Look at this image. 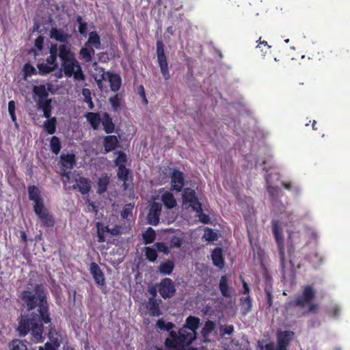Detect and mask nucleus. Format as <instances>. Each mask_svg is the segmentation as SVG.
Masks as SVG:
<instances>
[{
    "mask_svg": "<svg viewBox=\"0 0 350 350\" xmlns=\"http://www.w3.org/2000/svg\"><path fill=\"white\" fill-rule=\"evenodd\" d=\"M39 286L36 287L39 299V314L32 312L30 315L21 314L17 328L19 336L23 337L31 331L33 340L36 342L42 341L43 323L51 322L46 296L42 292H39Z\"/></svg>",
    "mask_w": 350,
    "mask_h": 350,
    "instance_id": "nucleus-1",
    "label": "nucleus"
},
{
    "mask_svg": "<svg viewBox=\"0 0 350 350\" xmlns=\"http://www.w3.org/2000/svg\"><path fill=\"white\" fill-rule=\"evenodd\" d=\"M58 57L61 60L62 68L66 77H71L77 81H84L85 76L82 68L75 57L74 52L72 51L68 44H59V53Z\"/></svg>",
    "mask_w": 350,
    "mask_h": 350,
    "instance_id": "nucleus-2",
    "label": "nucleus"
},
{
    "mask_svg": "<svg viewBox=\"0 0 350 350\" xmlns=\"http://www.w3.org/2000/svg\"><path fill=\"white\" fill-rule=\"evenodd\" d=\"M317 294L316 289L312 284L304 286L301 295L286 304V308H298L304 309L307 308L303 314H316L319 310V305L314 302Z\"/></svg>",
    "mask_w": 350,
    "mask_h": 350,
    "instance_id": "nucleus-3",
    "label": "nucleus"
},
{
    "mask_svg": "<svg viewBox=\"0 0 350 350\" xmlns=\"http://www.w3.org/2000/svg\"><path fill=\"white\" fill-rule=\"evenodd\" d=\"M272 227H273V234L277 243L279 256H280V269L281 272L283 275L286 273V250L288 254V257L289 258V262L293 266L291 260V256L294 254L295 247L293 244L292 241L288 240L286 243V247L283 243V235H282V229L280 227L279 221L273 220L272 221Z\"/></svg>",
    "mask_w": 350,
    "mask_h": 350,
    "instance_id": "nucleus-4",
    "label": "nucleus"
},
{
    "mask_svg": "<svg viewBox=\"0 0 350 350\" xmlns=\"http://www.w3.org/2000/svg\"><path fill=\"white\" fill-rule=\"evenodd\" d=\"M200 325V319L194 316H189L186 319L185 324L180 328L178 332L171 331L170 336L172 333L174 334L176 339L181 341L186 345H191L196 338V330Z\"/></svg>",
    "mask_w": 350,
    "mask_h": 350,
    "instance_id": "nucleus-5",
    "label": "nucleus"
},
{
    "mask_svg": "<svg viewBox=\"0 0 350 350\" xmlns=\"http://www.w3.org/2000/svg\"><path fill=\"white\" fill-rule=\"evenodd\" d=\"M94 49H100L101 42L100 36L93 31L90 32L88 40L79 50V55L85 62L90 63L92 61L95 54Z\"/></svg>",
    "mask_w": 350,
    "mask_h": 350,
    "instance_id": "nucleus-6",
    "label": "nucleus"
},
{
    "mask_svg": "<svg viewBox=\"0 0 350 350\" xmlns=\"http://www.w3.org/2000/svg\"><path fill=\"white\" fill-rule=\"evenodd\" d=\"M33 93L38 97L36 103L38 108L43 111V116L46 118H51L52 100L51 98H47L49 93L45 85H39L33 86Z\"/></svg>",
    "mask_w": 350,
    "mask_h": 350,
    "instance_id": "nucleus-7",
    "label": "nucleus"
},
{
    "mask_svg": "<svg viewBox=\"0 0 350 350\" xmlns=\"http://www.w3.org/2000/svg\"><path fill=\"white\" fill-rule=\"evenodd\" d=\"M156 53L157 57V62L161 70V72L165 80H168L170 78L169 71L168 63L167 57L165 53V46L162 40H159L156 43Z\"/></svg>",
    "mask_w": 350,
    "mask_h": 350,
    "instance_id": "nucleus-8",
    "label": "nucleus"
},
{
    "mask_svg": "<svg viewBox=\"0 0 350 350\" xmlns=\"http://www.w3.org/2000/svg\"><path fill=\"white\" fill-rule=\"evenodd\" d=\"M295 336V332L291 330L278 329L276 332V350H288Z\"/></svg>",
    "mask_w": 350,
    "mask_h": 350,
    "instance_id": "nucleus-9",
    "label": "nucleus"
},
{
    "mask_svg": "<svg viewBox=\"0 0 350 350\" xmlns=\"http://www.w3.org/2000/svg\"><path fill=\"white\" fill-rule=\"evenodd\" d=\"M158 292L164 299L172 297L176 293L174 282L169 278H165L157 284Z\"/></svg>",
    "mask_w": 350,
    "mask_h": 350,
    "instance_id": "nucleus-10",
    "label": "nucleus"
},
{
    "mask_svg": "<svg viewBox=\"0 0 350 350\" xmlns=\"http://www.w3.org/2000/svg\"><path fill=\"white\" fill-rule=\"evenodd\" d=\"M183 202L189 203V206L196 213H200L202 212V204L200 202L195 190L191 188H185L183 194Z\"/></svg>",
    "mask_w": 350,
    "mask_h": 350,
    "instance_id": "nucleus-11",
    "label": "nucleus"
},
{
    "mask_svg": "<svg viewBox=\"0 0 350 350\" xmlns=\"http://www.w3.org/2000/svg\"><path fill=\"white\" fill-rule=\"evenodd\" d=\"M37 286H38V284L35 286V291L37 296L29 291H23L21 293V299L27 304L29 310H33L36 306L39 307L38 294L36 291ZM39 292H42L45 295L42 287L40 285H39Z\"/></svg>",
    "mask_w": 350,
    "mask_h": 350,
    "instance_id": "nucleus-12",
    "label": "nucleus"
},
{
    "mask_svg": "<svg viewBox=\"0 0 350 350\" xmlns=\"http://www.w3.org/2000/svg\"><path fill=\"white\" fill-rule=\"evenodd\" d=\"M162 205L159 202H154L150 205L147 215L148 223L152 226H157L159 222Z\"/></svg>",
    "mask_w": 350,
    "mask_h": 350,
    "instance_id": "nucleus-13",
    "label": "nucleus"
},
{
    "mask_svg": "<svg viewBox=\"0 0 350 350\" xmlns=\"http://www.w3.org/2000/svg\"><path fill=\"white\" fill-rule=\"evenodd\" d=\"M31 52L33 53L38 75L45 76L55 70L52 66L46 63L42 58L38 57L39 53L36 50L31 49L30 51V53Z\"/></svg>",
    "mask_w": 350,
    "mask_h": 350,
    "instance_id": "nucleus-14",
    "label": "nucleus"
},
{
    "mask_svg": "<svg viewBox=\"0 0 350 350\" xmlns=\"http://www.w3.org/2000/svg\"><path fill=\"white\" fill-rule=\"evenodd\" d=\"M161 303V299L150 297L145 306L148 312L144 314H149L150 317H159L162 314V311L160 308Z\"/></svg>",
    "mask_w": 350,
    "mask_h": 350,
    "instance_id": "nucleus-15",
    "label": "nucleus"
},
{
    "mask_svg": "<svg viewBox=\"0 0 350 350\" xmlns=\"http://www.w3.org/2000/svg\"><path fill=\"white\" fill-rule=\"evenodd\" d=\"M172 189L177 192L182 191L185 186L184 174L178 170H174L171 176Z\"/></svg>",
    "mask_w": 350,
    "mask_h": 350,
    "instance_id": "nucleus-16",
    "label": "nucleus"
},
{
    "mask_svg": "<svg viewBox=\"0 0 350 350\" xmlns=\"http://www.w3.org/2000/svg\"><path fill=\"white\" fill-rule=\"evenodd\" d=\"M50 38L62 44H68L71 36L65 32L64 29L57 27H52L49 33Z\"/></svg>",
    "mask_w": 350,
    "mask_h": 350,
    "instance_id": "nucleus-17",
    "label": "nucleus"
},
{
    "mask_svg": "<svg viewBox=\"0 0 350 350\" xmlns=\"http://www.w3.org/2000/svg\"><path fill=\"white\" fill-rule=\"evenodd\" d=\"M90 272L92 274L95 282L99 286L105 284V278L103 272L96 262H92L90 266Z\"/></svg>",
    "mask_w": 350,
    "mask_h": 350,
    "instance_id": "nucleus-18",
    "label": "nucleus"
},
{
    "mask_svg": "<svg viewBox=\"0 0 350 350\" xmlns=\"http://www.w3.org/2000/svg\"><path fill=\"white\" fill-rule=\"evenodd\" d=\"M58 53H59V45L51 44L49 48V55L45 59V62L52 66L54 70L58 68V64L57 62Z\"/></svg>",
    "mask_w": 350,
    "mask_h": 350,
    "instance_id": "nucleus-19",
    "label": "nucleus"
},
{
    "mask_svg": "<svg viewBox=\"0 0 350 350\" xmlns=\"http://www.w3.org/2000/svg\"><path fill=\"white\" fill-rule=\"evenodd\" d=\"M175 338L174 334L172 333L171 336L165 339V345L168 350H185V347L189 345L179 341Z\"/></svg>",
    "mask_w": 350,
    "mask_h": 350,
    "instance_id": "nucleus-20",
    "label": "nucleus"
},
{
    "mask_svg": "<svg viewBox=\"0 0 350 350\" xmlns=\"http://www.w3.org/2000/svg\"><path fill=\"white\" fill-rule=\"evenodd\" d=\"M73 188L78 189L81 194L85 195L90 191V182L88 178L81 176L76 180V184L73 185Z\"/></svg>",
    "mask_w": 350,
    "mask_h": 350,
    "instance_id": "nucleus-21",
    "label": "nucleus"
},
{
    "mask_svg": "<svg viewBox=\"0 0 350 350\" xmlns=\"http://www.w3.org/2000/svg\"><path fill=\"white\" fill-rule=\"evenodd\" d=\"M211 258L213 260V263L215 267L219 269H222L224 267L225 262L221 248H215L212 252Z\"/></svg>",
    "mask_w": 350,
    "mask_h": 350,
    "instance_id": "nucleus-22",
    "label": "nucleus"
},
{
    "mask_svg": "<svg viewBox=\"0 0 350 350\" xmlns=\"http://www.w3.org/2000/svg\"><path fill=\"white\" fill-rule=\"evenodd\" d=\"M219 288L223 297L229 298L232 296V289L228 285V279L226 275L221 277Z\"/></svg>",
    "mask_w": 350,
    "mask_h": 350,
    "instance_id": "nucleus-23",
    "label": "nucleus"
},
{
    "mask_svg": "<svg viewBox=\"0 0 350 350\" xmlns=\"http://www.w3.org/2000/svg\"><path fill=\"white\" fill-rule=\"evenodd\" d=\"M100 123H102L103 130L107 134H111L114 132L115 124L113 122L112 118L107 112L103 113Z\"/></svg>",
    "mask_w": 350,
    "mask_h": 350,
    "instance_id": "nucleus-24",
    "label": "nucleus"
},
{
    "mask_svg": "<svg viewBox=\"0 0 350 350\" xmlns=\"http://www.w3.org/2000/svg\"><path fill=\"white\" fill-rule=\"evenodd\" d=\"M61 164L64 169L71 170L76 163L75 155L71 154H62L60 156Z\"/></svg>",
    "mask_w": 350,
    "mask_h": 350,
    "instance_id": "nucleus-25",
    "label": "nucleus"
},
{
    "mask_svg": "<svg viewBox=\"0 0 350 350\" xmlns=\"http://www.w3.org/2000/svg\"><path fill=\"white\" fill-rule=\"evenodd\" d=\"M119 142L115 135H107L104 137L103 146L106 152L113 151L116 149Z\"/></svg>",
    "mask_w": 350,
    "mask_h": 350,
    "instance_id": "nucleus-26",
    "label": "nucleus"
},
{
    "mask_svg": "<svg viewBox=\"0 0 350 350\" xmlns=\"http://www.w3.org/2000/svg\"><path fill=\"white\" fill-rule=\"evenodd\" d=\"M85 117L94 130L98 129L102 119L98 113L87 112Z\"/></svg>",
    "mask_w": 350,
    "mask_h": 350,
    "instance_id": "nucleus-27",
    "label": "nucleus"
},
{
    "mask_svg": "<svg viewBox=\"0 0 350 350\" xmlns=\"http://www.w3.org/2000/svg\"><path fill=\"white\" fill-rule=\"evenodd\" d=\"M109 82L110 85V88L111 91L117 92L119 90L121 83L122 79L119 75L116 73H109L108 72Z\"/></svg>",
    "mask_w": 350,
    "mask_h": 350,
    "instance_id": "nucleus-28",
    "label": "nucleus"
},
{
    "mask_svg": "<svg viewBox=\"0 0 350 350\" xmlns=\"http://www.w3.org/2000/svg\"><path fill=\"white\" fill-rule=\"evenodd\" d=\"M118 167L117 176L120 180L123 182L124 189H126L128 188L126 182L129 179V170L126 166H119Z\"/></svg>",
    "mask_w": 350,
    "mask_h": 350,
    "instance_id": "nucleus-29",
    "label": "nucleus"
},
{
    "mask_svg": "<svg viewBox=\"0 0 350 350\" xmlns=\"http://www.w3.org/2000/svg\"><path fill=\"white\" fill-rule=\"evenodd\" d=\"M40 219L42 225L46 227H52L55 225V220L52 215L49 211H44L40 215H37Z\"/></svg>",
    "mask_w": 350,
    "mask_h": 350,
    "instance_id": "nucleus-30",
    "label": "nucleus"
},
{
    "mask_svg": "<svg viewBox=\"0 0 350 350\" xmlns=\"http://www.w3.org/2000/svg\"><path fill=\"white\" fill-rule=\"evenodd\" d=\"M162 202L167 208H172L176 206V201L174 195L170 192H165L161 196Z\"/></svg>",
    "mask_w": 350,
    "mask_h": 350,
    "instance_id": "nucleus-31",
    "label": "nucleus"
},
{
    "mask_svg": "<svg viewBox=\"0 0 350 350\" xmlns=\"http://www.w3.org/2000/svg\"><path fill=\"white\" fill-rule=\"evenodd\" d=\"M47 119L44 122V129L48 134L53 135L56 131L57 118L52 117Z\"/></svg>",
    "mask_w": 350,
    "mask_h": 350,
    "instance_id": "nucleus-32",
    "label": "nucleus"
},
{
    "mask_svg": "<svg viewBox=\"0 0 350 350\" xmlns=\"http://www.w3.org/2000/svg\"><path fill=\"white\" fill-rule=\"evenodd\" d=\"M174 269V263L172 260H168L160 264L159 270L160 273L165 275H170Z\"/></svg>",
    "mask_w": 350,
    "mask_h": 350,
    "instance_id": "nucleus-33",
    "label": "nucleus"
},
{
    "mask_svg": "<svg viewBox=\"0 0 350 350\" xmlns=\"http://www.w3.org/2000/svg\"><path fill=\"white\" fill-rule=\"evenodd\" d=\"M240 305L243 310V314H246L252 310V301L250 295L240 298Z\"/></svg>",
    "mask_w": 350,
    "mask_h": 350,
    "instance_id": "nucleus-34",
    "label": "nucleus"
},
{
    "mask_svg": "<svg viewBox=\"0 0 350 350\" xmlns=\"http://www.w3.org/2000/svg\"><path fill=\"white\" fill-rule=\"evenodd\" d=\"M142 237L145 244L152 243L156 239L154 230L151 227L148 228L146 232L143 233Z\"/></svg>",
    "mask_w": 350,
    "mask_h": 350,
    "instance_id": "nucleus-35",
    "label": "nucleus"
},
{
    "mask_svg": "<svg viewBox=\"0 0 350 350\" xmlns=\"http://www.w3.org/2000/svg\"><path fill=\"white\" fill-rule=\"evenodd\" d=\"M97 226V236H98V242L103 243L105 241V232H110L111 230L107 226H103L100 222L96 224Z\"/></svg>",
    "mask_w": 350,
    "mask_h": 350,
    "instance_id": "nucleus-36",
    "label": "nucleus"
},
{
    "mask_svg": "<svg viewBox=\"0 0 350 350\" xmlns=\"http://www.w3.org/2000/svg\"><path fill=\"white\" fill-rule=\"evenodd\" d=\"M109 184V178L107 176L100 178L98 180V190L97 193L99 194L104 193Z\"/></svg>",
    "mask_w": 350,
    "mask_h": 350,
    "instance_id": "nucleus-37",
    "label": "nucleus"
},
{
    "mask_svg": "<svg viewBox=\"0 0 350 350\" xmlns=\"http://www.w3.org/2000/svg\"><path fill=\"white\" fill-rule=\"evenodd\" d=\"M27 189L29 199L30 200L34 202L36 200H40V198H42L40 196V191L36 185H29Z\"/></svg>",
    "mask_w": 350,
    "mask_h": 350,
    "instance_id": "nucleus-38",
    "label": "nucleus"
},
{
    "mask_svg": "<svg viewBox=\"0 0 350 350\" xmlns=\"http://www.w3.org/2000/svg\"><path fill=\"white\" fill-rule=\"evenodd\" d=\"M62 144L60 139L56 137L53 136L50 141V149L55 154H58L60 152Z\"/></svg>",
    "mask_w": 350,
    "mask_h": 350,
    "instance_id": "nucleus-39",
    "label": "nucleus"
},
{
    "mask_svg": "<svg viewBox=\"0 0 350 350\" xmlns=\"http://www.w3.org/2000/svg\"><path fill=\"white\" fill-rule=\"evenodd\" d=\"M144 252L146 258L148 261L153 262L157 260L158 254L156 249L148 246L144 248Z\"/></svg>",
    "mask_w": 350,
    "mask_h": 350,
    "instance_id": "nucleus-40",
    "label": "nucleus"
},
{
    "mask_svg": "<svg viewBox=\"0 0 350 350\" xmlns=\"http://www.w3.org/2000/svg\"><path fill=\"white\" fill-rule=\"evenodd\" d=\"M10 350H27V345L19 339H14L9 343Z\"/></svg>",
    "mask_w": 350,
    "mask_h": 350,
    "instance_id": "nucleus-41",
    "label": "nucleus"
},
{
    "mask_svg": "<svg viewBox=\"0 0 350 350\" xmlns=\"http://www.w3.org/2000/svg\"><path fill=\"white\" fill-rule=\"evenodd\" d=\"M82 95L84 97V103H87L90 109H92L94 107V105L92 101V98L91 96V91L88 88H83L82 90Z\"/></svg>",
    "mask_w": 350,
    "mask_h": 350,
    "instance_id": "nucleus-42",
    "label": "nucleus"
},
{
    "mask_svg": "<svg viewBox=\"0 0 350 350\" xmlns=\"http://www.w3.org/2000/svg\"><path fill=\"white\" fill-rule=\"evenodd\" d=\"M23 75L24 78H27L28 77H31L32 75H35L38 74V70L36 69L31 64L26 63L23 66Z\"/></svg>",
    "mask_w": 350,
    "mask_h": 350,
    "instance_id": "nucleus-43",
    "label": "nucleus"
},
{
    "mask_svg": "<svg viewBox=\"0 0 350 350\" xmlns=\"http://www.w3.org/2000/svg\"><path fill=\"white\" fill-rule=\"evenodd\" d=\"M118 156L114 161V163L116 166H125L127 162V156L124 152L120 150L117 152Z\"/></svg>",
    "mask_w": 350,
    "mask_h": 350,
    "instance_id": "nucleus-44",
    "label": "nucleus"
},
{
    "mask_svg": "<svg viewBox=\"0 0 350 350\" xmlns=\"http://www.w3.org/2000/svg\"><path fill=\"white\" fill-rule=\"evenodd\" d=\"M50 338H51L50 337ZM52 343L47 342L45 343L44 347H40L39 350H56L57 348L59 346V340L57 338H53L51 339Z\"/></svg>",
    "mask_w": 350,
    "mask_h": 350,
    "instance_id": "nucleus-45",
    "label": "nucleus"
},
{
    "mask_svg": "<svg viewBox=\"0 0 350 350\" xmlns=\"http://www.w3.org/2000/svg\"><path fill=\"white\" fill-rule=\"evenodd\" d=\"M157 327L170 333L171 331H173L172 329L174 327V324L172 322L165 323L163 319H159L157 322Z\"/></svg>",
    "mask_w": 350,
    "mask_h": 350,
    "instance_id": "nucleus-46",
    "label": "nucleus"
},
{
    "mask_svg": "<svg viewBox=\"0 0 350 350\" xmlns=\"http://www.w3.org/2000/svg\"><path fill=\"white\" fill-rule=\"evenodd\" d=\"M33 211L37 215H40L44 211H46L47 210L44 208V202L42 198L40 200H36L34 201L33 205Z\"/></svg>",
    "mask_w": 350,
    "mask_h": 350,
    "instance_id": "nucleus-47",
    "label": "nucleus"
},
{
    "mask_svg": "<svg viewBox=\"0 0 350 350\" xmlns=\"http://www.w3.org/2000/svg\"><path fill=\"white\" fill-rule=\"evenodd\" d=\"M326 312L329 317L336 319L340 315V308L338 305L334 304L327 309Z\"/></svg>",
    "mask_w": 350,
    "mask_h": 350,
    "instance_id": "nucleus-48",
    "label": "nucleus"
},
{
    "mask_svg": "<svg viewBox=\"0 0 350 350\" xmlns=\"http://www.w3.org/2000/svg\"><path fill=\"white\" fill-rule=\"evenodd\" d=\"M133 205L131 204H126L120 213V215L122 219H126L132 215V212L133 209Z\"/></svg>",
    "mask_w": 350,
    "mask_h": 350,
    "instance_id": "nucleus-49",
    "label": "nucleus"
},
{
    "mask_svg": "<svg viewBox=\"0 0 350 350\" xmlns=\"http://www.w3.org/2000/svg\"><path fill=\"white\" fill-rule=\"evenodd\" d=\"M215 323L213 321H207L202 329V335L204 336H207L215 329Z\"/></svg>",
    "mask_w": 350,
    "mask_h": 350,
    "instance_id": "nucleus-50",
    "label": "nucleus"
},
{
    "mask_svg": "<svg viewBox=\"0 0 350 350\" xmlns=\"http://www.w3.org/2000/svg\"><path fill=\"white\" fill-rule=\"evenodd\" d=\"M203 237L208 241H213L217 239V234L211 228H206Z\"/></svg>",
    "mask_w": 350,
    "mask_h": 350,
    "instance_id": "nucleus-51",
    "label": "nucleus"
},
{
    "mask_svg": "<svg viewBox=\"0 0 350 350\" xmlns=\"http://www.w3.org/2000/svg\"><path fill=\"white\" fill-rule=\"evenodd\" d=\"M308 259L314 267H317L322 262V258L316 252L310 254L308 255Z\"/></svg>",
    "mask_w": 350,
    "mask_h": 350,
    "instance_id": "nucleus-52",
    "label": "nucleus"
},
{
    "mask_svg": "<svg viewBox=\"0 0 350 350\" xmlns=\"http://www.w3.org/2000/svg\"><path fill=\"white\" fill-rule=\"evenodd\" d=\"M265 293L267 308H269L273 305V295L271 286H266L265 288Z\"/></svg>",
    "mask_w": 350,
    "mask_h": 350,
    "instance_id": "nucleus-53",
    "label": "nucleus"
},
{
    "mask_svg": "<svg viewBox=\"0 0 350 350\" xmlns=\"http://www.w3.org/2000/svg\"><path fill=\"white\" fill-rule=\"evenodd\" d=\"M183 243V239L180 237L173 236L170 241V248L180 247Z\"/></svg>",
    "mask_w": 350,
    "mask_h": 350,
    "instance_id": "nucleus-54",
    "label": "nucleus"
},
{
    "mask_svg": "<svg viewBox=\"0 0 350 350\" xmlns=\"http://www.w3.org/2000/svg\"><path fill=\"white\" fill-rule=\"evenodd\" d=\"M77 21L79 23V32L82 35L85 34L88 29L87 23L83 21V18L81 16H77Z\"/></svg>",
    "mask_w": 350,
    "mask_h": 350,
    "instance_id": "nucleus-55",
    "label": "nucleus"
},
{
    "mask_svg": "<svg viewBox=\"0 0 350 350\" xmlns=\"http://www.w3.org/2000/svg\"><path fill=\"white\" fill-rule=\"evenodd\" d=\"M109 100L114 111H118L120 109V100L117 94L112 97H110Z\"/></svg>",
    "mask_w": 350,
    "mask_h": 350,
    "instance_id": "nucleus-56",
    "label": "nucleus"
},
{
    "mask_svg": "<svg viewBox=\"0 0 350 350\" xmlns=\"http://www.w3.org/2000/svg\"><path fill=\"white\" fill-rule=\"evenodd\" d=\"M258 42L259 43L257 45L256 49H259L261 51L262 55H265L267 52V51L271 48V46L268 44L267 41H261L260 38H259Z\"/></svg>",
    "mask_w": 350,
    "mask_h": 350,
    "instance_id": "nucleus-57",
    "label": "nucleus"
},
{
    "mask_svg": "<svg viewBox=\"0 0 350 350\" xmlns=\"http://www.w3.org/2000/svg\"><path fill=\"white\" fill-rule=\"evenodd\" d=\"M156 247V250L159 252H163L167 255L170 253L169 247L163 242H157L154 245Z\"/></svg>",
    "mask_w": 350,
    "mask_h": 350,
    "instance_id": "nucleus-58",
    "label": "nucleus"
},
{
    "mask_svg": "<svg viewBox=\"0 0 350 350\" xmlns=\"http://www.w3.org/2000/svg\"><path fill=\"white\" fill-rule=\"evenodd\" d=\"M234 326L232 325H227L221 328L222 335H231L234 332Z\"/></svg>",
    "mask_w": 350,
    "mask_h": 350,
    "instance_id": "nucleus-59",
    "label": "nucleus"
},
{
    "mask_svg": "<svg viewBox=\"0 0 350 350\" xmlns=\"http://www.w3.org/2000/svg\"><path fill=\"white\" fill-rule=\"evenodd\" d=\"M44 44V37L42 36H39L36 40L34 42V46L40 51H41L43 49Z\"/></svg>",
    "mask_w": 350,
    "mask_h": 350,
    "instance_id": "nucleus-60",
    "label": "nucleus"
},
{
    "mask_svg": "<svg viewBox=\"0 0 350 350\" xmlns=\"http://www.w3.org/2000/svg\"><path fill=\"white\" fill-rule=\"evenodd\" d=\"M241 280L242 281V284H243L242 293L243 295H247L248 296L250 294V287H249L247 283L245 281V280L243 279V278L242 276H241Z\"/></svg>",
    "mask_w": 350,
    "mask_h": 350,
    "instance_id": "nucleus-61",
    "label": "nucleus"
},
{
    "mask_svg": "<svg viewBox=\"0 0 350 350\" xmlns=\"http://www.w3.org/2000/svg\"><path fill=\"white\" fill-rule=\"evenodd\" d=\"M148 292L149 293L150 295H151V297L156 298L158 292V288H157L156 286L149 287L148 289Z\"/></svg>",
    "mask_w": 350,
    "mask_h": 350,
    "instance_id": "nucleus-62",
    "label": "nucleus"
},
{
    "mask_svg": "<svg viewBox=\"0 0 350 350\" xmlns=\"http://www.w3.org/2000/svg\"><path fill=\"white\" fill-rule=\"evenodd\" d=\"M267 190L271 196L277 195L280 191L279 188L272 186L268 187Z\"/></svg>",
    "mask_w": 350,
    "mask_h": 350,
    "instance_id": "nucleus-63",
    "label": "nucleus"
},
{
    "mask_svg": "<svg viewBox=\"0 0 350 350\" xmlns=\"http://www.w3.org/2000/svg\"><path fill=\"white\" fill-rule=\"evenodd\" d=\"M265 350H276V347H275L273 342H270L269 343H267L265 345Z\"/></svg>",
    "mask_w": 350,
    "mask_h": 350,
    "instance_id": "nucleus-64",
    "label": "nucleus"
}]
</instances>
